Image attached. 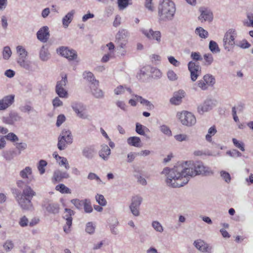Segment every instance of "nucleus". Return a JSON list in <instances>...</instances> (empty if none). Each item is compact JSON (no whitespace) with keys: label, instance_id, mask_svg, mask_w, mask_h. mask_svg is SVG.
Returning <instances> with one entry per match:
<instances>
[{"label":"nucleus","instance_id":"1","mask_svg":"<svg viewBox=\"0 0 253 253\" xmlns=\"http://www.w3.org/2000/svg\"><path fill=\"white\" fill-rule=\"evenodd\" d=\"M162 173L167 176L166 182L169 186L177 188L183 186L192 177L196 175L210 176L213 174V171L202 162L197 161L185 162L172 169L167 167Z\"/></svg>","mask_w":253,"mask_h":253},{"label":"nucleus","instance_id":"2","mask_svg":"<svg viewBox=\"0 0 253 253\" xmlns=\"http://www.w3.org/2000/svg\"><path fill=\"white\" fill-rule=\"evenodd\" d=\"M176 11L174 3L171 0H160L158 6V16L161 21L173 19Z\"/></svg>","mask_w":253,"mask_h":253},{"label":"nucleus","instance_id":"3","mask_svg":"<svg viewBox=\"0 0 253 253\" xmlns=\"http://www.w3.org/2000/svg\"><path fill=\"white\" fill-rule=\"evenodd\" d=\"M16 53L18 55L17 59V63L22 68L29 70L31 68V64L26 60L28 56V52L22 45H18L16 47Z\"/></svg>","mask_w":253,"mask_h":253},{"label":"nucleus","instance_id":"4","mask_svg":"<svg viewBox=\"0 0 253 253\" xmlns=\"http://www.w3.org/2000/svg\"><path fill=\"white\" fill-rule=\"evenodd\" d=\"M237 35V32L234 29H230L226 32L223 39V46L225 50L229 51L233 47L235 44V40Z\"/></svg>","mask_w":253,"mask_h":253},{"label":"nucleus","instance_id":"5","mask_svg":"<svg viewBox=\"0 0 253 253\" xmlns=\"http://www.w3.org/2000/svg\"><path fill=\"white\" fill-rule=\"evenodd\" d=\"M177 117L181 123L187 126H192L196 123L195 116L191 112L187 111L177 113Z\"/></svg>","mask_w":253,"mask_h":253},{"label":"nucleus","instance_id":"6","mask_svg":"<svg viewBox=\"0 0 253 253\" xmlns=\"http://www.w3.org/2000/svg\"><path fill=\"white\" fill-rule=\"evenodd\" d=\"M66 75H62L60 81L57 82L55 86V92L60 98H67L68 97V91L64 88L67 83Z\"/></svg>","mask_w":253,"mask_h":253},{"label":"nucleus","instance_id":"7","mask_svg":"<svg viewBox=\"0 0 253 253\" xmlns=\"http://www.w3.org/2000/svg\"><path fill=\"white\" fill-rule=\"evenodd\" d=\"M57 52L62 56L68 59L69 61L77 60L78 54L76 50L68 47L61 46L57 49ZM78 62L79 61H77Z\"/></svg>","mask_w":253,"mask_h":253},{"label":"nucleus","instance_id":"8","mask_svg":"<svg viewBox=\"0 0 253 253\" xmlns=\"http://www.w3.org/2000/svg\"><path fill=\"white\" fill-rule=\"evenodd\" d=\"M71 107L77 116L82 119L87 118L86 112V106L82 102L74 101L71 103Z\"/></svg>","mask_w":253,"mask_h":253},{"label":"nucleus","instance_id":"9","mask_svg":"<svg viewBox=\"0 0 253 253\" xmlns=\"http://www.w3.org/2000/svg\"><path fill=\"white\" fill-rule=\"evenodd\" d=\"M140 31L150 40L156 41L157 43H160L161 41L162 35L159 31H154L152 29L141 28Z\"/></svg>","mask_w":253,"mask_h":253},{"label":"nucleus","instance_id":"10","mask_svg":"<svg viewBox=\"0 0 253 253\" xmlns=\"http://www.w3.org/2000/svg\"><path fill=\"white\" fill-rule=\"evenodd\" d=\"M142 201V198L139 196H135L132 198L129 209L132 214L135 216L139 215V209Z\"/></svg>","mask_w":253,"mask_h":253},{"label":"nucleus","instance_id":"11","mask_svg":"<svg viewBox=\"0 0 253 253\" xmlns=\"http://www.w3.org/2000/svg\"><path fill=\"white\" fill-rule=\"evenodd\" d=\"M21 120L22 117L15 112H10L8 116L2 118V122L8 125H14L16 122H20Z\"/></svg>","mask_w":253,"mask_h":253},{"label":"nucleus","instance_id":"12","mask_svg":"<svg viewBox=\"0 0 253 253\" xmlns=\"http://www.w3.org/2000/svg\"><path fill=\"white\" fill-rule=\"evenodd\" d=\"M188 68L190 72L191 80L193 82L195 81L201 74V67L195 62L190 61L188 63Z\"/></svg>","mask_w":253,"mask_h":253},{"label":"nucleus","instance_id":"13","mask_svg":"<svg viewBox=\"0 0 253 253\" xmlns=\"http://www.w3.org/2000/svg\"><path fill=\"white\" fill-rule=\"evenodd\" d=\"M16 200L19 206L23 210L29 211L33 208L31 199L17 195Z\"/></svg>","mask_w":253,"mask_h":253},{"label":"nucleus","instance_id":"14","mask_svg":"<svg viewBox=\"0 0 253 253\" xmlns=\"http://www.w3.org/2000/svg\"><path fill=\"white\" fill-rule=\"evenodd\" d=\"M216 105V101L212 99H207L204 102L198 106L197 110L200 114L211 110Z\"/></svg>","mask_w":253,"mask_h":253},{"label":"nucleus","instance_id":"15","mask_svg":"<svg viewBox=\"0 0 253 253\" xmlns=\"http://www.w3.org/2000/svg\"><path fill=\"white\" fill-rule=\"evenodd\" d=\"M200 15L198 17L199 20L201 22L206 21L211 22L213 19V14L211 10L208 8L201 7L199 8Z\"/></svg>","mask_w":253,"mask_h":253},{"label":"nucleus","instance_id":"16","mask_svg":"<svg viewBox=\"0 0 253 253\" xmlns=\"http://www.w3.org/2000/svg\"><path fill=\"white\" fill-rule=\"evenodd\" d=\"M194 247L203 253H211L212 248L208 243L201 239L195 240L193 243Z\"/></svg>","mask_w":253,"mask_h":253},{"label":"nucleus","instance_id":"17","mask_svg":"<svg viewBox=\"0 0 253 253\" xmlns=\"http://www.w3.org/2000/svg\"><path fill=\"white\" fill-rule=\"evenodd\" d=\"M15 95H8L0 99V111H3L9 107L14 102Z\"/></svg>","mask_w":253,"mask_h":253},{"label":"nucleus","instance_id":"18","mask_svg":"<svg viewBox=\"0 0 253 253\" xmlns=\"http://www.w3.org/2000/svg\"><path fill=\"white\" fill-rule=\"evenodd\" d=\"M82 155L88 160L92 159L96 155V151L93 145H88L84 147L82 150Z\"/></svg>","mask_w":253,"mask_h":253},{"label":"nucleus","instance_id":"19","mask_svg":"<svg viewBox=\"0 0 253 253\" xmlns=\"http://www.w3.org/2000/svg\"><path fill=\"white\" fill-rule=\"evenodd\" d=\"M38 39L42 42H46L49 38V29L47 26L42 27L37 32Z\"/></svg>","mask_w":253,"mask_h":253},{"label":"nucleus","instance_id":"20","mask_svg":"<svg viewBox=\"0 0 253 253\" xmlns=\"http://www.w3.org/2000/svg\"><path fill=\"white\" fill-rule=\"evenodd\" d=\"M185 92L182 89H179L174 92L173 97L170 100V103L176 105H179L182 102V100L185 97Z\"/></svg>","mask_w":253,"mask_h":253},{"label":"nucleus","instance_id":"21","mask_svg":"<svg viewBox=\"0 0 253 253\" xmlns=\"http://www.w3.org/2000/svg\"><path fill=\"white\" fill-rule=\"evenodd\" d=\"M19 175L22 178L26 180L27 184H29L33 179L32 169L30 167H26L20 171Z\"/></svg>","mask_w":253,"mask_h":253},{"label":"nucleus","instance_id":"22","mask_svg":"<svg viewBox=\"0 0 253 253\" xmlns=\"http://www.w3.org/2000/svg\"><path fill=\"white\" fill-rule=\"evenodd\" d=\"M76 11L74 9H72L69 11L62 19V23L64 28H67L69 24L72 21Z\"/></svg>","mask_w":253,"mask_h":253},{"label":"nucleus","instance_id":"23","mask_svg":"<svg viewBox=\"0 0 253 253\" xmlns=\"http://www.w3.org/2000/svg\"><path fill=\"white\" fill-rule=\"evenodd\" d=\"M59 137L66 141L68 144H71L73 142V137L71 131L69 129H63Z\"/></svg>","mask_w":253,"mask_h":253},{"label":"nucleus","instance_id":"24","mask_svg":"<svg viewBox=\"0 0 253 253\" xmlns=\"http://www.w3.org/2000/svg\"><path fill=\"white\" fill-rule=\"evenodd\" d=\"M69 177V174L67 172L57 170L53 173L52 180L55 182H59L63 178H68Z\"/></svg>","mask_w":253,"mask_h":253},{"label":"nucleus","instance_id":"25","mask_svg":"<svg viewBox=\"0 0 253 253\" xmlns=\"http://www.w3.org/2000/svg\"><path fill=\"white\" fill-rule=\"evenodd\" d=\"M111 154V150L107 145H101V150L99 152V156L104 160L107 161Z\"/></svg>","mask_w":253,"mask_h":253},{"label":"nucleus","instance_id":"26","mask_svg":"<svg viewBox=\"0 0 253 253\" xmlns=\"http://www.w3.org/2000/svg\"><path fill=\"white\" fill-rule=\"evenodd\" d=\"M98 84H93L90 85V87L92 94L96 98H102L104 97V92L103 91L98 87Z\"/></svg>","mask_w":253,"mask_h":253},{"label":"nucleus","instance_id":"27","mask_svg":"<svg viewBox=\"0 0 253 253\" xmlns=\"http://www.w3.org/2000/svg\"><path fill=\"white\" fill-rule=\"evenodd\" d=\"M36 194V192L30 186L27 185L23 190L22 193L17 195L32 199L33 197L35 196Z\"/></svg>","mask_w":253,"mask_h":253},{"label":"nucleus","instance_id":"28","mask_svg":"<svg viewBox=\"0 0 253 253\" xmlns=\"http://www.w3.org/2000/svg\"><path fill=\"white\" fill-rule=\"evenodd\" d=\"M83 76L84 79L90 83V85H93L94 84H99V82L95 79L93 74L90 72L85 71L84 72Z\"/></svg>","mask_w":253,"mask_h":253},{"label":"nucleus","instance_id":"29","mask_svg":"<svg viewBox=\"0 0 253 253\" xmlns=\"http://www.w3.org/2000/svg\"><path fill=\"white\" fill-rule=\"evenodd\" d=\"M132 96H134L136 100L139 101L141 104L146 106L148 109L151 110L154 108V106L152 103L148 100L143 98L142 96L135 94H132Z\"/></svg>","mask_w":253,"mask_h":253},{"label":"nucleus","instance_id":"30","mask_svg":"<svg viewBox=\"0 0 253 253\" xmlns=\"http://www.w3.org/2000/svg\"><path fill=\"white\" fill-rule=\"evenodd\" d=\"M127 142L129 145L134 147H140L141 146V140L139 137H129L127 139Z\"/></svg>","mask_w":253,"mask_h":253},{"label":"nucleus","instance_id":"31","mask_svg":"<svg viewBox=\"0 0 253 253\" xmlns=\"http://www.w3.org/2000/svg\"><path fill=\"white\" fill-rule=\"evenodd\" d=\"M46 211L51 213L56 214L59 212V206L57 203H49L45 208Z\"/></svg>","mask_w":253,"mask_h":253},{"label":"nucleus","instance_id":"32","mask_svg":"<svg viewBox=\"0 0 253 253\" xmlns=\"http://www.w3.org/2000/svg\"><path fill=\"white\" fill-rule=\"evenodd\" d=\"M2 155L6 161H11L15 156L18 155L17 154V152L15 150L10 149L3 151L2 153Z\"/></svg>","mask_w":253,"mask_h":253},{"label":"nucleus","instance_id":"33","mask_svg":"<svg viewBox=\"0 0 253 253\" xmlns=\"http://www.w3.org/2000/svg\"><path fill=\"white\" fill-rule=\"evenodd\" d=\"M127 91L130 94H132V91L129 87L126 86L119 85L117 86L114 90V93L116 95H122L125 93V91Z\"/></svg>","mask_w":253,"mask_h":253},{"label":"nucleus","instance_id":"34","mask_svg":"<svg viewBox=\"0 0 253 253\" xmlns=\"http://www.w3.org/2000/svg\"><path fill=\"white\" fill-rule=\"evenodd\" d=\"M129 35L128 32L126 29H121L119 31L116 35L117 41L127 40V38Z\"/></svg>","mask_w":253,"mask_h":253},{"label":"nucleus","instance_id":"35","mask_svg":"<svg viewBox=\"0 0 253 253\" xmlns=\"http://www.w3.org/2000/svg\"><path fill=\"white\" fill-rule=\"evenodd\" d=\"M40 58L43 61H46L49 58L48 49L44 45H43L40 50Z\"/></svg>","mask_w":253,"mask_h":253},{"label":"nucleus","instance_id":"36","mask_svg":"<svg viewBox=\"0 0 253 253\" xmlns=\"http://www.w3.org/2000/svg\"><path fill=\"white\" fill-rule=\"evenodd\" d=\"M217 132V130L214 126L210 127L208 131V133L206 135V140L209 142H212V136H214Z\"/></svg>","mask_w":253,"mask_h":253},{"label":"nucleus","instance_id":"37","mask_svg":"<svg viewBox=\"0 0 253 253\" xmlns=\"http://www.w3.org/2000/svg\"><path fill=\"white\" fill-rule=\"evenodd\" d=\"M135 131L138 134L146 136V135L145 134V132L149 131V130L145 126H144L139 123H136Z\"/></svg>","mask_w":253,"mask_h":253},{"label":"nucleus","instance_id":"38","mask_svg":"<svg viewBox=\"0 0 253 253\" xmlns=\"http://www.w3.org/2000/svg\"><path fill=\"white\" fill-rule=\"evenodd\" d=\"M204 58V64L206 66H210L213 62V55L210 53H206L203 56Z\"/></svg>","mask_w":253,"mask_h":253},{"label":"nucleus","instance_id":"39","mask_svg":"<svg viewBox=\"0 0 253 253\" xmlns=\"http://www.w3.org/2000/svg\"><path fill=\"white\" fill-rule=\"evenodd\" d=\"M209 49L213 53H217L220 51L217 43L213 41H211L210 42Z\"/></svg>","mask_w":253,"mask_h":253},{"label":"nucleus","instance_id":"40","mask_svg":"<svg viewBox=\"0 0 253 253\" xmlns=\"http://www.w3.org/2000/svg\"><path fill=\"white\" fill-rule=\"evenodd\" d=\"M195 33L200 38L206 39L208 36V32L202 27H197L195 30Z\"/></svg>","mask_w":253,"mask_h":253},{"label":"nucleus","instance_id":"41","mask_svg":"<svg viewBox=\"0 0 253 253\" xmlns=\"http://www.w3.org/2000/svg\"><path fill=\"white\" fill-rule=\"evenodd\" d=\"M55 189L63 194L71 193L70 189L63 184H59L56 186Z\"/></svg>","mask_w":253,"mask_h":253},{"label":"nucleus","instance_id":"42","mask_svg":"<svg viewBox=\"0 0 253 253\" xmlns=\"http://www.w3.org/2000/svg\"><path fill=\"white\" fill-rule=\"evenodd\" d=\"M68 145L66 140L58 136L57 146L59 150L61 151L65 150L67 147Z\"/></svg>","mask_w":253,"mask_h":253},{"label":"nucleus","instance_id":"43","mask_svg":"<svg viewBox=\"0 0 253 253\" xmlns=\"http://www.w3.org/2000/svg\"><path fill=\"white\" fill-rule=\"evenodd\" d=\"M71 202L76 207L77 209L79 210H81L83 208L85 202V199L82 200L77 199H72L71 201Z\"/></svg>","mask_w":253,"mask_h":253},{"label":"nucleus","instance_id":"44","mask_svg":"<svg viewBox=\"0 0 253 253\" xmlns=\"http://www.w3.org/2000/svg\"><path fill=\"white\" fill-rule=\"evenodd\" d=\"M14 145L18 150V152H17L18 155H20L22 151L26 150L27 148V144L25 142L16 143Z\"/></svg>","mask_w":253,"mask_h":253},{"label":"nucleus","instance_id":"45","mask_svg":"<svg viewBox=\"0 0 253 253\" xmlns=\"http://www.w3.org/2000/svg\"><path fill=\"white\" fill-rule=\"evenodd\" d=\"M12 51L9 46H6L4 47L2 51L3 58L5 60H8L11 57Z\"/></svg>","mask_w":253,"mask_h":253},{"label":"nucleus","instance_id":"46","mask_svg":"<svg viewBox=\"0 0 253 253\" xmlns=\"http://www.w3.org/2000/svg\"><path fill=\"white\" fill-rule=\"evenodd\" d=\"M203 79L208 85L212 86L215 82L214 78L212 75L209 74L205 75L203 77Z\"/></svg>","mask_w":253,"mask_h":253},{"label":"nucleus","instance_id":"47","mask_svg":"<svg viewBox=\"0 0 253 253\" xmlns=\"http://www.w3.org/2000/svg\"><path fill=\"white\" fill-rule=\"evenodd\" d=\"M152 226L158 232L162 233L164 231V228L162 225L158 221H152Z\"/></svg>","mask_w":253,"mask_h":253},{"label":"nucleus","instance_id":"48","mask_svg":"<svg viewBox=\"0 0 253 253\" xmlns=\"http://www.w3.org/2000/svg\"><path fill=\"white\" fill-rule=\"evenodd\" d=\"M47 162L43 160H41L38 163V169L41 174H43L45 172L44 167L47 166Z\"/></svg>","mask_w":253,"mask_h":253},{"label":"nucleus","instance_id":"49","mask_svg":"<svg viewBox=\"0 0 253 253\" xmlns=\"http://www.w3.org/2000/svg\"><path fill=\"white\" fill-rule=\"evenodd\" d=\"M95 225L92 222H88L86 224L85 231L89 234H93L95 232Z\"/></svg>","mask_w":253,"mask_h":253},{"label":"nucleus","instance_id":"50","mask_svg":"<svg viewBox=\"0 0 253 253\" xmlns=\"http://www.w3.org/2000/svg\"><path fill=\"white\" fill-rule=\"evenodd\" d=\"M232 142L234 145L239 149L242 151H245V144L242 141H240L236 138L232 139Z\"/></svg>","mask_w":253,"mask_h":253},{"label":"nucleus","instance_id":"51","mask_svg":"<svg viewBox=\"0 0 253 253\" xmlns=\"http://www.w3.org/2000/svg\"><path fill=\"white\" fill-rule=\"evenodd\" d=\"M220 175L222 178L227 183H229L231 181V176L230 174L225 170H221L220 171Z\"/></svg>","mask_w":253,"mask_h":253},{"label":"nucleus","instance_id":"52","mask_svg":"<svg viewBox=\"0 0 253 253\" xmlns=\"http://www.w3.org/2000/svg\"><path fill=\"white\" fill-rule=\"evenodd\" d=\"M4 138L12 142L17 141L19 140L18 136L13 132L7 133V135L4 136Z\"/></svg>","mask_w":253,"mask_h":253},{"label":"nucleus","instance_id":"53","mask_svg":"<svg viewBox=\"0 0 253 253\" xmlns=\"http://www.w3.org/2000/svg\"><path fill=\"white\" fill-rule=\"evenodd\" d=\"M84 209L86 213H90L92 211L93 209L91 205V203L89 200L85 199V202L84 205Z\"/></svg>","mask_w":253,"mask_h":253},{"label":"nucleus","instance_id":"54","mask_svg":"<svg viewBox=\"0 0 253 253\" xmlns=\"http://www.w3.org/2000/svg\"><path fill=\"white\" fill-rule=\"evenodd\" d=\"M116 106L120 108L122 111L124 112L127 111L128 110V106L125 102V101L122 100H117L116 102Z\"/></svg>","mask_w":253,"mask_h":253},{"label":"nucleus","instance_id":"55","mask_svg":"<svg viewBox=\"0 0 253 253\" xmlns=\"http://www.w3.org/2000/svg\"><path fill=\"white\" fill-rule=\"evenodd\" d=\"M3 247L6 252H9L14 248V244L11 240H7L4 243Z\"/></svg>","mask_w":253,"mask_h":253},{"label":"nucleus","instance_id":"56","mask_svg":"<svg viewBox=\"0 0 253 253\" xmlns=\"http://www.w3.org/2000/svg\"><path fill=\"white\" fill-rule=\"evenodd\" d=\"M87 179L90 180H95L98 184H101L102 183V181L99 177L97 174L93 172H90L88 173Z\"/></svg>","mask_w":253,"mask_h":253},{"label":"nucleus","instance_id":"57","mask_svg":"<svg viewBox=\"0 0 253 253\" xmlns=\"http://www.w3.org/2000/svg\"><path fill=\"white\" fill-rule=\"evenodd\" d=\"M95 199L97 202L101 206H104L107 204L106 200L102 195L97 194Z\"/></svg>","mask_w":253,"mask_h":253},{"label":"nucleus","instance_id":"58","mask_svg":"<svg viewBox=\"0 0 253 253\" xmlns=\"http://www.w3.org/2000/svg\"><path fill=\"white\" fill-rule=\"evenodd\" d=\"M29 220L28 218L24 215L20 218L18 223L21 227H25L29 225Z\"/></svg>","mask_w":253,"mask_h":253},{"label":"nucleus","instance_id":"59","mask_svg":"<svg viewBox=\"0 0 253 253\" xmlns=\"http://www.w3.org/2000/svg\"><path fill=\"white\" fill-rule=\"evenodd\" d=\"M20 110L23 113H29L31 111H34L35 110L33 108L28 104H25L23 106H21L19 107Z\"/></svg>","mask_w":253,"mask_h":253},{"label":"nucleus","instance_id":"60","mask_svg":"<svg viewBox=\"0 0 253 253\" xmlns=\"http://www.w3.org/2000/svg\"><path fill=\"white\" fill-rule=\"evenodd\" d=\"M73 219H68L66 220V224L63 227L64 231L66 233H69L71 230L70 227L72 224Z\"/></svg>","mask_w":253,"mask_h":253},{"label":"nucleus","instance_id":"61","mask_svg":"<svg viewBox=\"0 0 253 253\" xmlns=\"http://www.w3.org/2000/svg\"><path fill=\"white\" fill-rule=\"evenodd\" d=\"M236 45L243 49L248 48L251 46V44L246 40H243L236 44Z\"/></svg>","mask_w":253,"mask_h":253},{"label":"nucleus","instance_id":"62","mask_svg":"<svg viewBox=\"0 0 253 253\" xmlns=\"http://www.w3.org/2000/svg\"><path fill=\"white\" fill-rule=\"evenodd\" d=\"M119 9L123 10L128 5V0H118Z\"/></svg>","mask_w":253,"mask_h":253},{"label":"nucleus","instance_id":"63","mask_svg":"<svg viewBox=\"0 0 253 253\" xmlns=\"http://www.w3.org/2000/svg\"><path fill=\"white\" fill-rule=\"evenodd\" d=\"M226 154L231 157L236 158L240 157L242 156V154L236 149H233L232 151H228L226 152Z\"/></svg>","mask_w":253,"mask_h":253},{"label":"nucleus","instance_id":"64","mask_svg":"<svg viewBox=\"0 0 253 253\" xmlns=\"http://www.w3.org/2000/svg\"><path fill=\"white\" fill-rule=\"evenodd\" d=\"M167 76L168 79L171 81H175L177 80L178 77L175 73L171 70H169L167 72Z\"/></svg>","mask_w":253,"mask_h":253}]
</instances>
